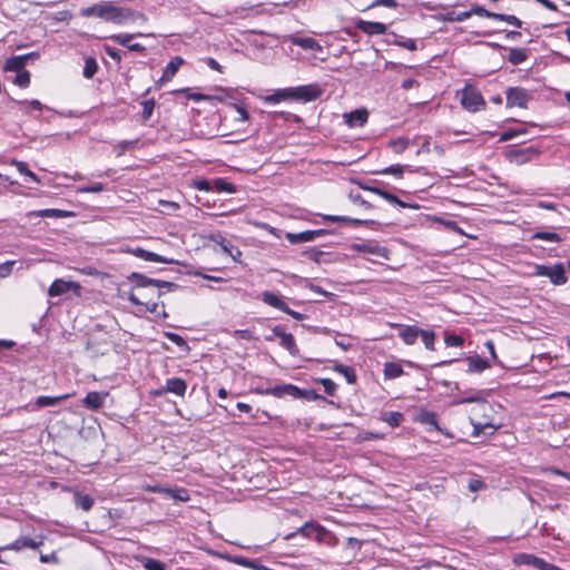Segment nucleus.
<instances>
[{
    "mask_svg": "<svg viewBox=\"0 0 570 570\" xmlns=\"http://www.w3.org/2000/svg\"><path fill=\"white\" fill-rule=\"evenodd\" d=\"M420 336L426 350L434 351L435 350V333L433 331L421 330Z\"/></svg>",
    "mask_w": 570,
    "mask_h": 570,
    "instance_id": "49",
    "label": "nucleus"
},
{
    "mask_svg": "<svg viewBox=\"0 0 570 570\" xmlns=\"http://www.w3.org/2000/svg\"><path fill=\"white\" fill-rule=\"evenodd\" d=\"M419 422L422 424L429 425L432 429L444 433L446 436L452 438V434L449 432H444L442 428L438 423V415L435 412L432 411H422L417 416Z\"/></svg>",
    "mask_w": 570,
    "mask_h": 570,
    "instance_id": "20",
    "label": "nucleus"
},
{
    "mask_svg": "<svg viewBox=\"0 0 570 570\" xmlns=\"http://www.w3.org/2000/svg\"><path fill=\"white\" fill-rule=\"evenodd\" d=\"M105 190V185L102 183H95L92 185L82 186L78 188V193L81 194H98Z\"/></svg>",
    "mask_w": 570,
    "mask_h": 570,
    "instance_id": "58",
    "label": "nucleus"
},
{
    "mask_svg": "<svg viewBox=\"0 0 570 570\" xmlns=\"http://www.w3.org/2000/svg\"><path fill=\"white\" fill-rule=\"evenodd\" d=\"M356 28L368 36L384 35L387 30L386 24L383 22L366 21L358 19Z\"/></svg>",
    "mask_w": 570,
    "mask_h": 570,
    "instance_id": "15",
    "label": "nucleus"
},
{
    "mask_svg": "<svg viewBox=\"0 0 570 570\" xmlns=\"http://www.w3.org/2000/svg\"><path fill=\"white\" fill-rule=\"evenodd\" d=\"M142 33H136V35H132V33H118V35H112L109 37V39H111L112 41H115L116 43L120 45V46H124V47H127L130 45V40L134 39L135 37H141Z\"/></svg>",
    "mask_w": 570,
    "mask_h": 570,
    "instance_id": "48",
    "label": "nucleus"
},
{
    "mask_svg": "<svg viewBox=\"0 0 570 570\" xmlns=\"http://www.w3.org/2000/svg\"><path fill=\"white\" fill-rule=\"evenodd\" d=\"M142 20L147 18L142 12L134 11L129 8L118 7L112 1H108L106 20L115 24H124L127 21Z\"/></svg>",
    "mask_w": 570,
    "mask_h": 570,
    "instance_id": "1",
    "label": "nucleus"
},
{
    "mask_svg": "<svg viewBox=\"0 0 570 570\" xmlns=\"http://www.w3.org/2000/svg\"><path fill=\"white\" fill-rule=\"evenodd\" d=\"M41 543H42L41 541H36L31 538L21 537V538H18L17 540H14L12 543L4 547L3 549L14 550V551H20L21 549H24V548L37 549V548H39V546Z\"/></svg>",
    "mask_w": 570,
    "mask_h": 570,
    "instance_id": "24",
    "label": "nucleus"
},
{
    "mask_svg": "<svg viewBox=\"0 0 570 570\" xmlns=\"http://www.w3.org/2000/svg\"><path fill=\"white\" fill-rule=\"evenodd\" d=\"M406 166H403V165H400V164H396V165H391L389 167H384L380 170H375L374 174H379V175H393L397 178H402L403 177V174H404V169H405Z\"/></svg>",
    "mask_w": 570,
    "mask_h": 570,
    "instance_id": "41",
    "label": "nucleus"
},
{
    "mask_svg": "<svg viewBox=\"0 0 570 570\" xmlns=\"http://www.w3.org/2000/svg\"><path fill=\"white\" fill-rule=\"evenodd\" d=\"M532 239H541L551 243H560L562 242V237L553 232H537L532 235Z\"/></svg>",
    "mask_w": 570,
    "mask_h": 570,
    "instance_id": "47",
    "label": "nucleus"
},
{
    "mask_svg": "<svg viewBox=\"0 0 570 570\" xmlns=\"http://www.w3.org/2000/svg\"><path fill=\"white\" fill-rule=\"evenodd\" d=\"M394 43L401 48H405L407 50L414 51L417 49L416 41L414 39H405L400 37L394 41Z\"/></svg>",
    "mask_w": 570,
    "mask_h": 570,
    "instance_id": "64",
    "label": "nucleus"
},
{
    "mask_svg": "<svg viewBox=\"0 0 570 570\" xmlns=\"http://www.w3.org/2000/svg\"><path fill=\"white\" fill-rule=\"evenodd\" d=\"M72 286H73V283H71V282H66L63 279H56L49 286L48 294L52 297L60 296V295L67 293Z\"/></svg>",
    "mask_w": 570,
    "mask_h": 570,
    "instance_id": "29",
    "label": "nucleus"
},
{
    "mask_svg": "<svg viewBox=\"0 0 570 570\" xmlns=\"http://www.w3.org/2000/svg\"><path fill=\"white\" fill-rule=\"evenodd\" d=\"M160 494L166 495L167 498L174 499L179 502H187L190 499L189 492L185 488H176V489H159Z\"/></svg>",
    "mask_w": 570,
    "mask_h": 570,
    "instance_id": "25",
    "label": "nucleus"
},
{
    "mask_svg": "<svg viewBox=\"0 0 570 570\" xmlns=\"http://www.w3.org/2000/svg\"><path fill=\"white\" fill-rule=\"evenodd\" d=\"M287 99H292L291 87L284 88V89H278L273 95L267 96L265 98V101L269 102V104H277L282 100H287Z\"/></svg>",
    "mask_w": 570,
    "mask_h": 570,
    "instance_id": "40",
    "label": "nucleus"
},
{
    "mask_svg": "<svg viewBox=\"0 0 570 570\" xmlns=\"http://www.w3.org/2000/svg\"><path fill=\"white\" fill-rule=\"evenodd\" d=\"M16 104L19 106L20 110L24 114H29L28 108L31 107L35 110L41 111L43 109V105L38 99L32 100H17Z\"/></svg>",
    "mask_w": 570,
    "mask_h": 570,
    "instance_id": "44",
    "label": "nucleus"
},
{
    "mask_svg": "<svg viewBox=\"0 0 570 570\" xmlns=\"http://www.w3.org/2000/svg\"><path fill=\"white\" fill-rule=\"evenodd\" d=\"M318 216H321L324 222L348 223V224H352L354 226H370V225L376 224L375 220L358 219V218H352V217H348V216H341V215L318 214Z\"/></svg>",
    "mask_w": 570,
    "mask_h": 570,
    "instance_id": "13",
    "label": "nucleus"
},
{
    "mask_svg": "<svg viewBox=\"0 0 570 570\" xmlns=\"http://www.w3.org/2000/svg\"><path fill=\"white\" fill-rule=\"evenodd\" d=\"M187 390V383L180 377H171L166 380L165 386L157 391V395H161L164 392L173 393L178 396H184Z\"/></svg>",
    "mask_w": 570,
    "mask_h": 570,
    "instance_id": "11",
    "label": "nucleus"
},
{
    "mask_svg": "<svg viewBox=\"0 0 570 570\" xmlns=\"http://www.w3.org/2000/svg\"><path fill=\"white\" fill-rule=\"evenodd\" d=\"M465 403H482L483 405L487 404L485 400L481 396L480 392H473L471 395L458 399L452 402V405H460Z\"/></svg>",
    "mask_w": 570,
    "mask_h": 570,
    "instance_id": "50",
    "label": "nucleus"
},
{
    "mask_svg": "<svg viewBox=\"0 0 570 570\" xmlns=\"http://www.w3.org/2000/svg\"><path fill=\"white\" fill-rule=\"evenodd\" d=\"M303 256L320 264L322 262V257L324 256V252H322L315 247H309L303 252Z\"/></svg>",
    "mask_w": 570,
    "mask_h": 570,
    "instance_id": "56",
    "label": "nucleus"
},
{
    "mask_svg": "<svg viewBox=\"0 0 570 570\" xmlns=\"http://www.w3.org/2000/svg\"><path fill=\"white\" fill-rule=\"evenodd\" d=\"M382 198H384L386 202L393 204V205H397L402 208H419L417 205H413V204H409L406 202H403L401 200L399 197H396L394 194L387 191V190H383V193H381V196Z\"/></svg>",
    "mask_w": 570,
    "mask_h": 570,
    "instance_id": "39",
    "label": "nucleus"
},
{
    "mask_svg": "<svg viewBox=\"0 0 570 570\" xmlns=\"http://www.w3.org/2000/svg\"><path fill=\"white\" fill-rule=\"evenodd\" d=\"M444 343L448 347H461L464 344V338L458 334H444Z\"/></svg>",
    "mask_w": 570,
    "mask_h": 570,
    "instance_id": "52",
    "label": "nucleus"
},
{
    "mask_svg": "<svg viewBox=\"0 0 570 570\" xmlns=\"http://www.w3.org/2000/svg\"><path fill=\"white\" fill-rule=\"evenodd\" d=\"M333 370L340 374H342L346 382L348 384H355L356 381H357V376H356V373L355 371L351 367V366H347V365H344V364H340V363H335V365L333 366Z\"/></svg>",
    "mask_w": 570,
    "mask_h": 570,
    "instance_id": "33",
    "label": "nucleus"
},
{
    "mask_svg": "<svg viewBox=\"0 0 570 570\" xmlns=\"http://www.w3.org/2000/svg\"><path fill=\"white\" fill-rule=\"evenodd\" d=\"M297 534L303 535L307 539H314L317 542L325 541L330 532L316 522H306L299 527L295 532H291L284 537L285 540H292Z\"/></svg>",
    "mask_w": 570,
    "mask_h": 570,
    "instance_id": "3",
    "label": "nucleus"
},
{
    "mask_svg": "<svg viewBox=\"0 0 570 570\" xmlns=\"http://www.w3.org/2000/svg\"><path fill=\"white\" fill-rule=\"evenodd\" d=\"M106 396L107 393L91 391L87 393L82 403L88 410L97 411L102 406Z\"/></svg>",
    "mask_w": 570,
    "mask_h": 570,
    "instance_id": "19",
    "label": "nucleus"
},
{
    "mask_svg": "<svg viewBox=\"0 0 570 570\" xmlns=\"http://www.w3.org/2000/svg\"><path fill=\"white\" fill-rule=\"evenodd\" d=\"M13 83L19 86L20 88H27L30 85V72L28 70L17 72L13 79Z\"/></svg>",
    "mask_w": 570,
    "mask_h": 570,
    "instance_id": "54",
    "label": "nucleus"
},
{
    "mask_svg": "<svg viewBox=\"0 0 570 570\" xmlns=\"http://www.w3.org/2000/svg\"><path fill=\"white\" fill-rule=\"evenodd\" d=\"M141 564L146 570H166V564L153 558H142Z\"/></svg>",
    "mask_w": 570,
    "mask_h": 570,
    "instance_id": "51",
    "label": "nucleus"
},
{
    "mask_svg": "<svg viewBox=\"0 0 570 570\" xmlns=\"http://www.w3.org/2000/svg\"><path fill=\"white\" fill-rule=\"evenodd\" d=\"M528 59V52L522 48H511L509 51L508 60L513 66L523 63Z\"/></svg>",
    "mask_w": 570,
    "mask_h": 570,
    "instance_id": "35",
    "label": "nucleus"
},
{
    "mask_svg": "<svg viewBox=\"0 0 570 570\" xmlns=\"http://www.w3.org/2000/svg\"><path fill=\"white\" fill-rule=\"evenodd\" d=\"M466 362H468V372L469 373H481L484 370L491 367L490 362L485 358H482L479 355L468 356Z\"/></svg>",
    "mask_w": 570,
    "mask_h": 570,
    "instance_id": "22",
    "label": "nucleus"
},
{
    "mask_svg": "<svg viewBox=\"0 0 570 570\" xmlns=\"http://www.w3.org/2000/svg\"><path fill=\"white\" fill-rule=\"evenodd\" d=\"M495 20L504 21V22L512 24L517 28L522 27V21L513 14L498 13Z\"/></svg>",
    "mask_w": 570,
    "mask_h": 570,
    "instance_id": "57",
    "label": "nucleus"
},
{
    "mask_svg": "<svg viewBox=\"0 0 570 570\" xmlns=\"http://www.w3.org/2000/svg\"><path fill=\"white\" fill-rule=\"evenodd\" d=\"M67 396L66 395H62V396H46V395H42V396H39L37 400H36V405L38 407H47V406H55L57 405L61 400L66 399Z\"/></svg>",
    "mask_w": 570,
    "mask_h": 570,
    "instance_id": "43",
    "label": "nucleus"
},
{
    "mask_svg": "<svg viewBox=\"0 0 570 570\" xmlns=\"http://www.w3.org/2000/svg\"><path fill=\"white\" fill-rule=\"evenodd\" d=\"M73 503L76 508L82 511H90L95 504V499L89 494H85L78 490L72 491Z\"/></svg>",
    "mask_w": 570,
    "mask_h": 570,
    "instance_id": "21",
    "label": "nucleus"
},
{
    "mask_svg": "<svg viewBox=\"0 0 570 570\" xmlns=\"http://www.w3.org/2000/svg\"><path fill=\"white\" fill-rule=\"evenodd\" d=\"M514 561L518 564L531 566L539 570H557V566L530 553H519L515 556Z\"/></svg>",
    "mask_w": 570,
    "mask_h": 570,
    "instance_id": "8",
    "label": "nucleus"
},
{
    "mask_svg": "<svg viewBox=\"0 0 570 570\" xmlns=\"http://www.w3.org/2000/svg\"><path fill=\"white\" fill-rule=\"evenodd\" d=\"M165 336L174 344L181 348H188V344L183 336L174 332H166Z\"/></svg>",
    "mask_w": 570,
    "mask_h": 570,
    "instance_id": "60",
    "label": "nucleus"
},
{
    "mask_svg": "<svg viewBox=\"0 0 570 570\" xmlns=\"http://www.w3.org/2000/svg\"><path fill=\"white\" fill-rule=\"evenodd\" d=\"M404 371L400 363L386 362L384 364V377L387 380H394L403 375Z\"/></svg>",
    "mask_w": 570,
    "mask_h": 570,
    "instance_id": "32",
    "label": "nucleus"
},
{
    "mask_svg": "<svg viewBox=\"0 0 570 570\" xmlns=\"http://www.w3.org/2000/svg\"><path fill=\"white\" fill-rule=\"evenodd\" d=\"M128 282L135 283V287L142 288L148 286H155L156 281L155 278L147 277L144 274L134 272L130 275L127 276Z\"/></svg>",
    "mask_w": 570,
    "mask_h": 570,
    "instance_id": "28",
    "label": "nucleus"
},
{
    "mask_svg": "<svg viewBox=\"0 0 570 570\" xmlns=\"http://www.w3.org/2000/svg\"><path fill=\"white\" fill-rule=\"evenodd\" d=\"M213 190H215L217 193L232 194V193H235L236 188H235L234 184L227 181L226 179L216 178L213 181Z\"/></svg>",
    "mask_w": 570,
    "mask_h": 570,
    "instance_id": "38",
    "label": "nucleus"
},
{
    "mask_svg": "<svg viewBox=\"0 0 570 570\" xmlns=\"http://www.w3.org/2000/svg\"><path fill=\"white\" fill-rule=\"evenodd\" d=\"M390 146L392 147L394 153L402 154L409 147V141L407 139L404 138H397L391 140Z\"/></svg>",
    "mask_w": 570,
    "mask_h": 570,
    "instance_id": "62",
    "label": "nucleus"
},
{
    "mask_svg": "<svg viewBox=\"0 0 570 570\" xmlns=\"http://www.w3.org/2000/svg\"><path fill=\"white\" fill-rule=\"evenodd\" d=\"M344 121L348 127H363L368 119V112L365 108L355 109L343 115Z\"/></svg>",
    "mask_w": 570,
    "mask_h": 570,
    "instance_id": "12",
    "label": "nucleus"
},
{
    "mask_svg": "<svg viewBox=\"0 0 570 570\" xmlns=\"http://www.w3.org/2000/svg\"><path fill=\"white\" fill-rule=\"evenodd\" d=\"M352 249L360 253H368L383 258H387V249L374 242L353 244Z\"/></svg>",
    "mask_w": 570,
    "mask_h": 570,
    "instance_id": "16",
    "label": "nucleus"
},
{
    "mask_svg": "<svg viewBox=\"0 0 570 570\" xmlns=\"http://www.w3.org/2000/svg\"><path fill=\"white\" fill-rule=\"evenodd\" d=\"M285 389L286 384L275 385V386H263L257 385L253 389V392L259 395H273L278 399L285 397Z\"/></svg>",
    "mask_w": 570,
    "mask_h": 570,
    "instance_id": "23",
    "label": "nucleus"
},
{
    "mask_svg": "<svg viewBox=\"0 0 570 570\" xmlns=\"http://www.w3.org/2000/svg\"><path fill=\"white\" fill-rule=\"evenodd\" d=\"M507 107L527 108L531 98L530 92L521 87H509L507 89Z\"/></svg>",
    "mask_w": 570,
    "mask_h": 570,
    "instance_id": "6",
    "label": "nucleus"
},
{
    "mask_svg": "<svg viewBox=\"0 0 570 570\" xmlns=\"http://www.w3.org/2000/svg\"><path fill=\"white\" fill-rule=\"evenodd\" d=\"M107 6L108 1H101L90 7L82 8L80 10V14L86 18L98 17L102 20H106Z\"/></svg>",
    "mask_w": 570,
    "mask_h": 570,
    "instance_id": "18",
    "label": "nucleus"
},
{
    "mask_svg": "<svg viewBox=\"0 0 570 570\" xmlns=\"http://www.w3.org/2000/svg\"><path fill=\"white\" fill-rule=\"evenodd\" d=\"M26 57L24 56H13L7 59L4 63V69L7 71H16L21 72L24 69L26 66Z\"/></svg>",
    "mask_w": 570,
    "mask_h": 570,
    "instance_id": "31",
    "label": "nucleus"
},
{
    "mask_svg": "<svg viewBox=\"0 0 570 570\" xmlns=\"http://www.w3.org/2000/svg\"><path fill=\"white\" fill-rule=\"evenodd\" d=\"M138 140H121L119 141L115 150L117 153V156H122L128 149L135 148Z\"/></svg>",
    "mask_w": 570,
    "mask_h": 570,
    "instance_id": "55",
    "label": "nucleus"
},
{
    "mask_svg": "<svg viewBox=\"0 0 570 570\" xmlns=\"http://www.w3.org/2000/svg\"><path fill=\"white\" fill-rule=\"evenodd\" d=\"M285 238L291 244H302V243L314 242L312 230H304V232H299V233H291V232H288V233L285 234Z\"/></svg>",
    "mask_w": 570,
    "mask_h": 570,
    "instance_id": "30",
    "label": "nucleus"
},
{
    "mask_svg": "<svg viewBox=\"0 0 570 570\" xmlns=\"http://www.w3.org/2000/svg\"><path fill=\"white\" fill-rule=\"evenodd\" d=\"M262 301L274 307V308H277L279 311H286L287 309V304L282 299V297L273 292H263L262 294Z\"/></svg>",
    "mask_w": 570,
    "mask_h": 570,
    "instance_id": "26",
    "label": "nucleus"
},
{
    "mask_svg": "<svg viewBox=\"0 0 570 570\" xmlns=\"http://www.w3.org/2000/svg\"><path fill=\"white\" fill-rule=\"evenodd\" d=\"M461 105L464 109L475 112L485 108V101L481 92L471 85H466L461 91Z\"/></svg>",
    "mask_w": 570,
    "mask_h": 570,
    "instance_id": "4",
    "label": "nucleus"
},
{
    "mask_svg": "<svg viewBox=\"0 0 570 570\" xmlns=\"http://www.w3.org/2000/svg\"><path fill=\"white\" fill-rule=\"evenodd\" d=\"M11 165L14 166L21 175L29 177L32 181L37 184H40V178L29 169L27 163L13 159L11 161Z\"/></svg>",
    "mask_w": 570,
    "mask_h": 570,
    "instance_id": "37",
    "label": "nucleus"
},
{
    "mask_svg": "<svg viewBox=\"0 0 570 570\" xmlns=\"http://www.w3.org/2000/svg\"><path fill=\"white\" fill-rule=\"evenodd\" d=\"M212 240L215 242L217 245L220 246L222 250L224 253H228L230 249H235V246L232 244L230 240L226 239L223 235L217 234L212 236Z\"/></svg>",
    "mask_w": 570,
    "mask_h": 570,
    "instance_id": "53",
    "label": "nucleus"
},
{
    "mask_svg": "<svg viewBox=\"0 0 570 570\" xmlns=\"http://www.w3.org/2000/svg\"><path fill=\"white\" fill-rule=\"evenodd\" d=\"M286 396L292 399H304L307 401L324 400V397L320 395L315 390H302L291 383H286L285 397Z\"/></svg>",
    "mask_w": 570,
    "mask_h": 570,
    "instance_id": "9",
    "label": "nucleus"
},
{
    "mask_svg": "<svg viewBox=\"0 0 570 570\" xmlns=\"http://www.w3.org/2000/svg\"><path fill=\"white\" fill-rule=\"evenodd\" d=\"M292 43L295 46L301 47L305 50H312V51H321L322 46L311 37H295L292 39Z\"/></svg>",
    "mask_w": 570,
    "mask_h": 570,
    "instance_id": "27",
    "label": "nucleus"
},
{
    "mask_svg": "<svg viewBox=\"0 0 570 570\" xmlns=\"http://www.w3.org/2000/svg\"><path fill=\"white\" fill-rule=\"evenodd\" d=\"M532 275L546 276L556 286L566 284L568 279L566 268L562 263H556L552 266L535 264L533 266Z\"/></svg>",
    "mask_w": 570,
    "mask_h": 570,
    "instance_id": "2",
    "label": "nucleus"
},
{
    "mask_svg": "<svg viewBox=\"0 0 570 570\" xmlns=\"http://www.w3.org/2000/svg\"><path fill=\"white\" fill-rule=\"evenodd\" d=\"M324 90L318 83H309L297 87H291L292 99L303 102H309L318 99Z\"/></svg>",
    "mask_w": 570,
    "mask_h": 570,
    "instance_id": "5",
    "label": "nucleus"
},
{
    "mask_svg": "<svg viewBox=\"0 0 570 570\" xmlns=\"http://www.w3.org/2000/svg\"><path fill=\"white\" fill-rule=\"evenodd\" d=\"M126 252L130 253L134 256L141 258L146 262H155V263H164V264H179V262L174 258H168V257L161 256L157 253L146 250L141 247H128L126 249Z\"/></svg>",
    "mask_w": 570,
    "mask_h": 570,
    "instance_id": "7",
    "label": "nucleus"
},
{
    "mask_svg": "<svg viewBox=\"0 0 570 570\" xmlns=\"http://www.w3.org/2000/svg\"><path fill=\"white\" fill-rule=\"evenodd\" d=\"M232 562L253 570H258L261 564V562L257 559H248L239 556L232 558Z\"/></svg>",
    "mask_w": 570,
    "mask_h": 570,
    "instance_id": "45",
    "label": "nucleus"
},
{
    "mask_svg": "<svg viewBox=\"0 0 570 570\" xmlns=\"http://www.w3.org/2000/svg\"><path fill=\"white\" fill-rule=\"evenodd\" d=\"M127 299L135 306L145 307L146 312L158 313V303L156 302H141L132 292L128 293Z\"/></svg>",
    "mask_w": 570,
    "mask_h": 570,
    "instance_id": "34",
    "label": "nucleus"
},
{
    "mask_svg": "<svg viewBox=\"0 0 570 570\" xmlns=\"http://www.w3.org/2000/svg\"><path fill=\"white\" fill-rule=\"evenodd\" d=\"M193 187L200 191H210L213 190V183L208 179L199 178L193 181Z\"/></svg>",
    "mask_w": 570,
    "mask_h": 570,
    "instance_id": "63",
    "label": "nucleus"
},
{
    "mask_svg": "<svg viewBox=\"0 0 570 570\" xmlns=\"http://www.w3.org/2000/svg\"><path fill=\"white\" fill-rule=\"evenodd\" d=\"M184 62H185V60L181 57H179V56L174 57L166 65V67L163 71V76L159 79V82H166V81L171 80L175 77V75L177 73L180 66L184 65Z\"/></svg>",
    "mask_w": 570,
    "mask_h": 570,
    "instance_id": "17",
    "label": "nucleus"
},
{
    "mask_svg": "<svg viewBox=\"0 0 570 570\" xmlns=\"http://www.w3.org/2000/svg\"><path fill=\"white\" fill-rule=\"evenodd\" d=\"M381 420L383 422L387 423L389 425H391L392 428H395V426H399L403 422L404 415L397 411H390V412H384L381 416Z\"/></svg>",
    "mask_w": 570,
    "mask_h": 570,
    "instance_id": "36",
    "label": "nucleus"
},
{
    "mask_svg": "<svg viewBox=\"0 0 570 570\" xmlns=\"http://www.w3.org/2000/svg\"><path fill=\"white\" fill-rule=\"evenodd\" d=\"M98 71V63L94 57H87L85 60L82 75L87 79H91Z\"/></svg>",
    "mask_w": 570,
    "mask_h": 570,
    "instance_id": "42",
    "label": "nucleus"
},
{
    "mask_svg": "<svg viewBox=\"0 0 570 570\" xmlns=\"http://www.w3.org/2000/svg\"><path fill=\"white\" fill-rule=\"evenodd\" d=\"M393 326L399 330V336L406 345H413L421 333V328L414 325L395 324Z\"/></svg>",
    "mask_w": 570,
    "mask_h": 570,
    "instance_id": "14",
    "label": "nucleus"
},
{
    "mask_svg": "<svg viewBox=\"0 0 570 570\" xmlns=\"http://www.w3.org/2000/svg\"><path fill=\"white\" fill-rule=\"evenodd\" d=\"M318 382L323 385L324 392L330 395L334 396L337 390L336 383L331 379H320Z\"/></svg>",
    "mask_w": 570,
    "mask_h": 570,
    "instance_id": "59",
    "label": "nucleus"
},
{
    "mask_svg": "<svg viewBox=\"0 0 570 570\" xmlns=\"http://www.w3.org/2000/svg\"><path fill=\"white\" fill-rule=\"evenodd\" d=\"M471 13L472 14H476L479 17H483V18H490V19H495L497 18V12H492V11H489L488 9L481 7V6H473L471 8Z\"/></svg>",
    "mask_w": 570,
    "mask_h": 570,
    "instance_id": "61",
    "label": "nucleus"
},
{
    "mask_svg": "<svg viewBox=\"0 0 570 570\" xmlns=\"http://www.w3.org/2000/svg\"><path fill=\"white\" fill-rule=\"evenodd\" d=\"M140 105L142 106L141 120L142 122H147L154 112L156 101L155 99H147L141 101Z\"/></svg>",
    "mask_w": 570,
    "mask_h": 570,
    "instance_id": "46",
    "label": "nucleus"
},
{
    "mask_svg": "<svg viewBox=\"0 0 570 570\" xmlns=\"http://www.w3.org/2000/svg\"><path fill=\"white\" fill-rule=\"evenodd\" d=\"M274 335L279 337V344L288 351V353L293 356L298 355L299 350L295 343L294 336L289 333L284 332V327L281 325H276L274 327Z\"/></svg>",
    "mask_w": 570,
    "mask_h": 570,
    "instance_id": "10",
    "label": "nucleus"
}]
</instances>
